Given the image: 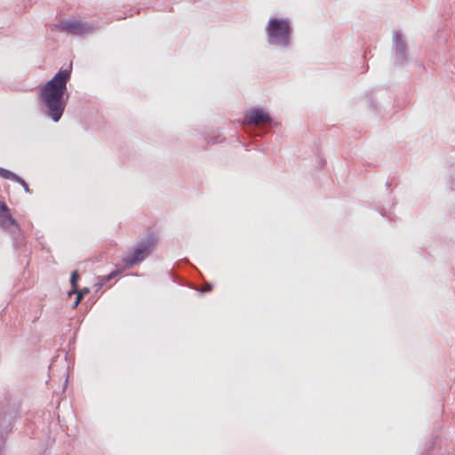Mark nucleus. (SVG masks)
Wrapping results in <instances>:
<instances>
[{
	"instance_id": "nucleus-1",
	"label": "nucleus",
	"mask_w": 455,
	"mask_h": 455,
	"mask_svg": "<svg viewBox=\"0 0 455 455\" xmlns=\"http://www.w3.org/2000/svg\"><path fill=\"white\" fill-rule=\"evenodd\" d=\"M72 62L61 68L39 90V101L42 113L54 123L60 120L69 97L67 84L71 78Z\"/></svg>"
},
{
	"instance_id": "nucleus-2",
	"label": "nucleus",
	"mask_w": 455,
	"mask_h": 455,
	"mask_svg": "<svg viewBox=\"0 0 455 455\" xmlns=\"http://www.w3.org/2000/svg\"><path fill=\"white\" fill-rule=\"evenodd\" d=\"M267 42L283 51L289 50L292 44L293 28L287 18L271 17L266 27Z\"/></svg>"
},
{
	"instance_id": "nucleus-3",
	"label": "nucleus",
	"mask_w": 455,
	"mask_h": 455,
	"mask_svg": "<svg viewBox=\"0 0 455 455\" xmlns=\"http://www.w3.org/2000/svg\"><path fill=\"white\" fill-rule=\"evenodd\" d=\"M0 227L8 229L13 240L12 245L20 250L23 243L22 230L17 220L10 213V210L4 202L0 201Z\"/></svg>"
},
{
	"instance_id": "nucleus-4",
	"label": "nucleus",
	"mask_w": 455,
	"mask_h": 455,
	"mask_svg": "<svg viewBox=\"0 0 455 455\" xmlns=\"http://www.w3.org/2000/svg\"><path fill=\"white\" fill-rule=\"evenodd\" d=\"M157 243L156 236L150 233L146 239L140 242L132 252L124 257L123 261L127 268L141 263L155 249Z\"/></svg>"
},
{
	"instance_id": "nucleus-5",
	"label": "nucleus",
	"mask_w": 455,
	"mask_h": 455,
	"mask_svg": "<svg viewBox=\"0 0 455 455\" xmlns=\"http://www.w3.org/2000/svg\"><path fill=\"white\" fill-rule=\"evenodd\" d=\"M408 47L403 35L395 31L393 33L392 59L395 67H403L408 63Z\"/></svg>"
},
{
	"instance_id": "nucleus-6",
	"label": "nucleus",
	"mask_w": 455,
	"mask_h": 455,
	"mask_svg": "<svg viewBox=\"0 0 455 455\" xmlns=\"http://www.w3.org/2000/svg\"><path fill=\"white\" fill-rule=\"evenodd\" d=\"M58 28L77 36H84L94 30L93 25L82 20H62L58 24Z\"/></svg>"
},
{
	"instance_id": "nucleus-7",
	"label": "nucleus",
	"mask_w": 455,
	"mask_h": 455,
	"mask_svg": "<svg viewBox=\"0 0 455 455\" xmlns=\"http://www.w3.org/2000/svg\"><path fill=\"white\" fill-rule=\"evenodd\" d=\"M245 120L250 124H258L260 123L267 124L268 125H275L276 123L271 117L268 112L265 111L260 107H255L245 113Z\"/></svg>"
},
{
	"instance_id": "nucleus-8",
	"label": "nucleus",
	"mask_w": 455,
	"mask_h": 455,
	"mask_svg": "<svg viewBox=\"0 0 455 455\" xmlns=\"http://www.w3.org/2000/svg\"><path fill=\"white\" fill-rule=\"evenodd\" d=\"M0 176L4 179L11 180L14 182L19 183L23 188V189L26 193H28V194L30 193V188L28 185V183L26 182V180L24 179H22L21 177H20L15 172H13L8 169H5L4 167H0Z\"/></svg>"
},
{
	"instance_id": "nucleus-9",
	"label": "nucleus",
	"mask_w": 455,
	"mask_h": 455,
	"mask_svg": "<svg viewBox=\"0 0 455 455\" xmlns=\"http://www.w3.org/2000/svg\"><path fill=\"white\" fill-rule=\"evenodd\" d=\"M120 273H121V270L116 269L106 275L101 276L99 283H96L97 290L100 289L105 283H107L108 282H109L110 280H112L113 278L117 276Z\"/></svg>"
},
{
	"instance_id": "nucleus-10",
	"label": "nucleus",
	"mask_w": 455,
	"mask_h": 455,
	"mask_svg": "<svg viewBox=\"0 0 455 455\" xmlns=\"http://www.w3.org/2000/svg\"><path fill=\"white\" fill-rule=\"evenodd\" d=\"M79 278L80 276L77 270H74L71 272L69 280L71 287L75 289L78 288Z\"/></svg>"
},
{
	"instance_id": "nucleus-11",
	"label": "nucleus",
	"mask_w": 455,
	"mask_h": 455,
	"mask_svg": "<svg viewBox=\"0 0 455 455\" xmlns=\"http://www.w3.org/2000/svg\"><path fill=\"white\" fill-rule=\"evenodd\" d=\"M449 184H450L451 190L455 191V164L451 165Z\"/></svg>"
},
{
	"instance_id": "nucleus-12",
	"label": "nucleus",
	"mask_w": 455,
	"mask_h": 455,
	"mask_svg": "<svg viewBox=\"0 0 455 455\" xmlns=\"http://www.w3.org/2000/svg\"><path fill=\"white\" fill-rule=\"evenodd\" d=\"M224 138H222L220 135L211 137L208 140V144H218L222 142Z\"/></svg>"
},
{
	"instance_id": "nucleus-13",
	"label": "nucleus",
	"mask_w": 455,
	"mask_h": 455,
	"mask_svg": "<svg viewBox=\"0 0 455 455\" xmlns=\"http://www.w3.org/2000/svg\"><path fill=\"white\" fill-rule=\"evenodd\" d=\"M90 292V289L88 287H84L81 290L78 289V291L76 293V297H79L82 300L85 295H87Z\"/></svg>"
},
{
	"instance_id": "nucleus-14",
	"label": "nucleus",
	"mask_w": 455,
	"mask_h": 455,
	"mask_svg": "<svg viewBox=\"0 0 455 455\" xmlns=\"http://www.w3.org/2000/svg\"><path fill=\"white\" fill-rule=\"evenodd\" d=\"M0 428H2V424L0 423ZM12 428V426L11 424H9L7 427H4V429H0V433L1 435H3V433L4 432L5 434H7Z\"/></svg>"
},
{
	"instance_id": "nucleus-15",
	"label": "nucleus",
	"mask_w": 455,
	"mask_h": 455,
	"mask_svg": "<svg viewBox=\"0 0 455 455\" xmlns=\"http://www.w3.org/2000/svg\"><path fill=\"white\" fill-rule=\"evenodd\" d=\"M212 287H213L212 283H207L206 287L204 290H202L201 292L204 293V292L211 291L212 290Z\"/></svg>"
},
{
	"instance_id": "nucleus-16",
	"label": "nucleus",
	"mask_w": 455,
	"mask_h": 455,
	"mask_svg": "<svg viewBox=\"0 0 455 455\" xmlns=\"http://www.w3.org/2000/svg\"><path fill=\"white\" fill-rule=\"evenodd\" d=\"M80 302H81L80 298L76 297L75 301L72 304V308H76L78 307V305L80 304Z\"/></svg>"
},
{
	"instance_id": "nucleus-17",
	"label": "nucleus",
	"mask_w": 455,
	"mask_h": 455,
	"mask_svg": "<svg viewBox=\"0 0 455 455\" xmlns=\"http://www.w3.org/2000/svg\"><path fill=\"white\" fill-rule=\"evenodd\" d=\"M78 291V288L75 289L71 287V290L68 292V297H71L73 294H76Z\"/></svg>"
},
{
	"instance_id": "nucleus-18",
	"label": "nucleus",
	"mask_w": 455,
	"mask_h": 455,
	"mask_svg": "<svg viewBox=\"0 0 455 455\" xmlns=\"http://www.w3.org/2000/svg\"><path fill=\"white\" fill-rule=\"evenodd\" d=\"M379 213L383 216V217H386V218H388L391 220V217H389L387 214V212L382 208L379 210Z\"/></svg>"
},
{
	"instance_id": "nucleus-19",
	"label": "nucleus",
	"mask_w": 455,
	"mask_h": 455,
	"mask_svg": "<svg viewBox=\"0 0 455 455\" xmlns=\"http://www.w3.org/2000/svg\"><path fill=\"white\" fill-rule=\"evenodd\" d=\"M370 105H371V107L372 108H374V109L376 108V106L373 104V102H372V100H370Z\"/></svg>"
},
{
	"instance_id": "nucleus-20",
	"label": "nucleus",
	"mask_w": 455,
	"mask_h": 455,
	"mask_svg": "<svg viewBox=\"0 0 455 455\" xmlns=\"http://www.w3.org/2000/svg\"><path fill=\"white\" fill-rule=\"evenodd\" d=\"M3 449H4V443H0V451H1V452L3 451Z\"/></svg>"
}]
</instances>
